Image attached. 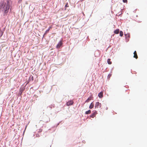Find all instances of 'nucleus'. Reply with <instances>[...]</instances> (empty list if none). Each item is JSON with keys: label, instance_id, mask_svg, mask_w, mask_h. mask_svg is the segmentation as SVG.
<instances>
[{"label": "nucleus", "instance_id": "22", "mask_svg": "<svg viewBox=\"0 0 147 147\" xmlns=\"http://www.w3.org/2000/svg\"><path fill=\"white\" fill-rule=\"evenodd\" d=\"M36 136H37L38 137H39L40 136H39L38 135H37H37H36Z\"/></svg>", "mask_w": 147, "mask_h": 147}, {"label": "nucleus", "instance_id": "14", "mask_svg": "<svg viewBox=\"0 0 147 147\" xmlns=\"http://www.w3.org/2000/svg\"><path fill=\"white\" fill-rule=\"evenodd\" d=\"M123 35V33L122 31H121L120 32V35L121 36H122Z\"/></svg>", "mask_w": 147, "mask_h": 147}, {"label": "nucleus", "instance_id": "6", "mask_svg": "<svg viewBox=\"0 0 147 147\" xmlns=\"http://www.w3.org/2000/svg\"><path fill=\"white\" fill-rule=\"evenodd\" d=\"M98 96L100 98H102L103 97V92H100L98 94Z\"/></svg>", "mask_w": 147, "mask_h": 147}, {"label": "nucleus", "instance_id": "8", "mask_svg": "<svg viewBox=\"0 0 147 147\" xmlns=\"http://www.w3.org/2000/svg\"><path fill=\"white\" fill-rule=\"evenodd\" d=\"M94 106V104L93 103V102H92L90 105V106H89V108L90 109H92V108H93V107Z\"/></svg>", "mask_w": 147, "mask_h": 147}, {"label": "nucleus", "instance_id": "24", "mask_svg": "<svg viewBox=\"0 0 147 147\" xmlns=\"http://www.w3.org/2000/svg\"><path fill=\"white\" fill-rule=\"evenodd\" d=\"M22 0H20L19 1V2H20V1H21Z\"/></svg>", "mask_w": 147, "mask_h": 147}, {"label": "nucleus", "instance_id": "11", "mask_svg": "<svg viewBox=\"0 0 147 147\" xmlns=\"http://www.w3.org/2000/svg\"><path fill=\"white\" fill-rule=\"evenodd\" d=\"M111 59H108L107 61V63L109 64H111L112 63L111 61H110Z\"/></svg>", "mask_w": 147, "mask_h": 147}, {"label": "nucleus", "instance_id": "3", "mask_svg": "<svg viewBox=\"0 0 147 147\" xmlns=\"http://www.w3.org/2000/svg\"><path fill=\"white\" fill-rule=\"evenodd\" d=\"M100 108L101 107V104L100 103H99V102H97L96 103L95 106V108H98L99 107Z\"/></svg>", "mask_w": 147, "mask_h": 147}, {"label": "nucleus", "instance_id": "20", "mask_svg": "<svg viewBox=\"0 0 147 147\" xmlns=\"http://www.w3.org/2000/svg\"><path fill=\"white\" fill-rule=\"evenodd\" d=\"M31 80H32V81H33V80H34V78H33V77L32 76L31 78Z\"/></svg>", "mask_w": 147, "mask_h": 147}, {"label": "nucleus", "instance_id": "9", "mask_svg": "<svg viewBox=\"0 0 147 147\" xmlns=\"http://www.w3.org/2000/svg\"><path fill=\"white\" fill-rule=\"evenodd\" d=\"M119 29H117L115 30L114 32V33L116 34H118L119 33Z\"/></svg>", "mask_w": 147, "mask_h": 147}, {"label": "nucleus", "instance_id": "17", "mask_svg": "<svg viewBox=\"0 0 147 147\" xmlns=\"http://www.w3.org/2000/svg\"><path fill=\"white\" fill-rule=\"evenodd\" d=\"M68 3H67L66 5H65V7L66 8V7H68Z\"/></svg>", "mask_w": 147, "mask_h": 147}, {"label": "nucleus", "instance_id": "21", "mask_svg": "<svg viewBox=\"0 0 147 147\" xmlns=\"http://www.w3.org/2000/svg\"><path fill=\"white\" fill-rule=\"evenodd\" d=\"M36 136H37L38 137H39L40 136H39L38 135H37H37H36Z\"/></svg>", "mask_w": 147, "mask_h": 147}, {"label": "nucleus", "instance_id": "7", "mask_svg": "<svg viewBox=\"0 0 147 147\" xmlns=\"http://www.w3.org/2000/svg\"><path fill=\"white\" fill-rule=\"evenodd\" d=\"M134 58H136V59H137L138 58V57L137 54V53L136 51H135L134 53Z\"/></svg>", "mask_w": 147, "mask_h": 147}, {"label": "nucleus", "instance_id": "12", "mask_svg": "<svg viewBox=\"0 0 147 147\" xmlns=\"http://www.w3.org/2000/svg\"><path fill=\"white\" fill-rule=\"evenodd\" d=\"M91 111L89 110H88V111H86L85 112V113L86 114H90L91 113Z\"/></svg>", "mask_w": 147, "mask_h": 147}, {"label": "nucleus", "instance_id": "13", "mask_svg": "<svg viewBox=\"0 0 147 147\" xmlns=\"http://www.w3.org/2000/svg\"><path fill=\"white\" fill-rule=\"evenodd\" d=\"M3 32L0 29V37L2 36L3 35Z\"/></svg>", "mask_w": 147, "mask_h": 147}, {"label": "nucleus", "instance_id": "18", "mask_svg": "<svg viewBox=\"0 0 147 147\" xmlns=\"http://www.w3.org/2000/svg\"><path fill=\"white\" fill-rule=\"evenodd\" d=\"M123 1L124 3H127V0H123Z\"/></svg>", "mask_w": 147, "mask_h": 147}, {"label": "nucleus", "instance_id": "16", "mask_svg": "<svg viewBox=\"0 0 147 147\" xmlns=\"http://www.w3.org/2000/svg\"><path fill=\"white\" fill-rule=\"evenodd\" d=\"M111 74H109L108 76V78H110V77H111Z\"/></svg>", "mask_w": 147, "mask_h": 147}, {"label": "nucleus", "instance_id": "23", "mask_svg": "<svg viewBox=\"0 0 147 147\" xmlns=\"http://www.w3.org/2000/svg\"><path fill=\"white\" fill-rule=\"evenodd\" d=\"M52 28V27H50L49 28V30L51 28Z\"/></svg>", "mask_w": 147, "mask_h": 147}, {"label": "nucleus", "instance_id": "15", "mask_svg": "<svg viewBox=\"0 0 147 147\" xmlns=\"http://www.w3.org/2000/svg\"><path fill=\"white\" fill-rule=\"evenodd\" d=\"M49 28L48 30H46V31L45 34H46L47 33H48V32H49Z\"/></svg>", "mask_w": 147, "mask_h": 147}, {"label": "nucleus", "instance_id": "19", "mask_svg": "<svg viewBox=\"0 0 147 147\" xmlns=\"http://www.w3.org/2000/svg\"><path fill=\"white\" fill-rule=\"evenodd\" d=\"M42 131V129H40L39 130V131H38V132H41Z\"/></svg>", "mask_w": 147, "mask_h": 147}, {"label": "nucleus", "instance_id": "2", "mask_svg": "<svg viewBox=\"0 0 147 147\" xmlns=\"http://www.w3.org/2000/svg\"><path fill=\"white\" fill-rule=\"evenodd\" d=\"M93 113L90 116V117L93 118L97 114V112L96 111H93Z\"/></svg>", "mask_w": 147, "mask_h": 147}, {"label": "nucleus", "instance_id": "10", "mask_svg": "<svg viewBox=\"0 0 147 147\" xmlns=\"http://www.w3.org/2000/svg\"><path fill=\"white\" fill-rule=\"evenodd\" d=\"M91 97H89L86 100V101H85V102H89V101L90 100H91Z\"/></svg>", "mask_w": 147, "mask_h": 147}, {"label": "nucleus", "instance_id": "5", "mask_svg": "<svg viewBox=\"0 0 147 147\" xmlns=\"http://www.w3.org/2000/svg\"><path fill=\"white\" fill-rule=\"evenodd\" d=\"M62 42L61 41H60L59 42L58 44L57 45L56 48H59L62 45Z\"/></svg>", "mask_w": 147, "mask_h": 147}, {"label": "nucleus", "instance_id": "1", "mask_svg": "<svg viewBox=\"0 0 147 147\" xmlns=\"http://www.w3.org/2000/svg\"><path fill=\"white\" fill-rule=\"evenodd\" d=\"M9 3L7 1L6 2L1 1L0 2V11L3 13V15H6L9 12Z\"/></svg>", "mask_w": 147, "mask_h": 147}, {"label": "nucleus", "instance_id": "4", "mask_svg": "<svg viewBox=\"0 0 147 147\" xmlns=\"http://www.w3.org/2000/svg\"><path fill=\"white\" fill-rule=\"evenodd\" d=\"M74 103V102L72 100H71L68 101L66 103L67 106H69L72 105Z\"/></svg>", "mask_w": 147, "mask_h": 147}]
</instances>
